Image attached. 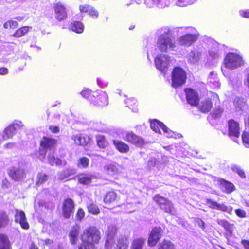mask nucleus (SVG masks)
<instances>
[{
    "mask_svg": "<svg viewBox=\"0 0 249 249\" xmlns=\"http://www.w3.org/2000/svg\"><path fill=\"white\" fill-rule=\"evenodd\" d=\"M157 41V47L161 52L174 51L176 47L175 38L172 36L170 29L164 27Z\"/></svg>",
    "mask_w": 249,
    "mask_h": 249,
    "instance_id": "f257e3e1",
    "label": "nucleus"
},
{
    "mask_svg": "<svg viewBox=\"0 0 249 249\" xmlns=\"http://www.w3.org/2000/svg\"><path fill=\"white\" fill-rule=\"evenodd\" d=\"M100 239V232L95 227H89L84 231L81 236L82 243L78 249H96L94 243L98 242Z\"/></svg>",
    "mask_w": 249,
    "mask_h": 249,
    "instance_id": "f03ea898",
    "label": "nucleus"
},
{
    "mask_svg": "<svg viewBox=\"0 0 249 249\" xmlns=\"http://www.w3.org/2000/svg\"><path fill=\"white\" fill-rule=\"evenodd\" d=\"M178 29L183 30L184 35L177 39L178 44L182 46L189 47L195 43L198 38V36L195 34L196 30L192 27L178 28Z\"/></svg>",
    "mask_w": 249,
    "mask_h": 249,
    "instance_id": "7ed1b4c3",
    "label": "nucleus"
},
{
    "mask_svg": "<svg viewBox=\"0 0 249 249\" xmlns=\"http://www.w3.org/2000/svg\"><path fill=\"white\" fill-rule=\"evenodd\" d=\"M172 85L174 88H177L183 85L187 78L185 71L179 67L174 68L172 72Z\"/></svg>",
    "mask_w": 249,
    "mask_h": 249,
    "instance_id": "20e7f679",
    "label": "nucleus"
},
{
    "mask_svg": "<svg viewBox=\"0 0 249 249\" xmlns=\"http://www.w3.org/2000/svg\"><path fill=\"white\" fill-rule=\"evenodd\" d=\"M154 200L159 205L160 209L165 213L171 215L176 214V209L172 203L168 199L161 196L159 194H157L154 196Z\"/></svg>",
    "mask_w": 249,
    "mask_h": 249,
    "instance_id": "39448f33",
    "label": "nucleus"
},
{
    "mask_svg": "<svg viewBox=\"0 0 249 249\" xmlns=\"http://www.w3.org/2000/svg\"><path fill=\"white\" fill-rule=\"evenodd\" d=\"M151 128L156 133L160 134V128L162 129L164 133L166 134L168 138H179L181 136L180 134H176L174 132L170 130L162 122L157 120H154L150 123Z\"/></svg>",
    "mask_w": 249,
    "mask_h": 249,
    "instance_id": "423d86ee",
    "label": "nucleus"
},
{
    "mask_svg": "<svg viewBox=\"0 0 249 249\" xmlns=\"http://www.w3.org/2000/svg\"><path fill=\"white\" fill-rule=\"evenodd\" d=\"M243 64V60L239 55L233 53H228L225 58V65L230 69H234Z\"/></svg>",
    "mask_w": 249,
    "mask_h": 249,
    "instance_id": "0eeeda50",
    "label": "nucleus"
},
{
    "mask_svg": "<svg viewBox=\"0 0 249 249\" xmlns=\"http://www.w3.org/2000/svg\"><path fill=\"white\" fill-rule=\"evenodd\" d=\"M8 174L11 179L15 181H20L26 178L24 168L21 166H12L8 169Z\"/></svg>",
    "mask_w": 249,
    "mask_h": 249,
    "instance_id": "6e6552de",
    "label": "nucleus"
},
{
    "mask_svg": "<svg viewBox=\"0 0 249 249\" xmlns=\"http://www.w3.org/2000/svg\"><path fill=\"white\" fill-rule=\"evenodd\" d=\"M89 101L96 106H105L108 104V96L105 92L102 91L99 93L94 92L93 96H91V98H89Z\"/></svg>",
    "mask_w": 249,
    "mask_h": 249,
    "instance_id": "1a4fd4ad",
    "label": "nucleus"
},
{
    "mask_svg": "<svg viewBox=\"0 0 249 249\" xmlns=\"http://www.w3.org/2000/svg\"><path fill=\"white\" fill-rule=\"evenodd\" d=\"M23 124L20 121H15L13 123L6 127L4 131L3 138L4 139L12 138L16 132L21 129Z\"/></svg>",
    "mask_w": 249,
    "mask_h": 249,
    "instance_id": "9d476101",
    "label": "nucleus"
},
{
    "mask_svg": "<svg viewBox=\"0 0 249 249\" xmlns=\"http://www.w3.org/2000/svg\"><path fill=\"white\" fill-rule=\"evenodd\" d=\"M170 57L163 54H159L155 58V64L157 69L164 72L168 67L170 63Z\"/></svg>",
    "mask_w": 249,
    "mask_h": 249,
    "instance_id": "9b49d317",
    "label": "nucleus"
},
{
    "mask_svg": "<svg viewBox=\"0 0 249 249\" xmlns=\"http://www.w3.org/2000/svg\"><path fill=\"white\" fill-rule=\"evenodd\" d=\"M162 233V230L160 227H154L151 231L148 239V245L151 247L155 246L161 238Z\"/></svg>",
    "mask_w": 249,
    "mask_h": 249,
    "instance_id": "f8f14e48",
    "label": "nucleus"
},
{
    "mask_svg": "<svg viewBox=\"0 0 249 249\" xmlns=\"http://www.w3.org/2000/svg\"><path fill=\"white\" fill-rule=\"evenodd\" d=\"M14 221L20 224L21 227L24 230L29 228V225L27 222L25 214L22 210L16 209L14 216Z\"/></svg>",
    "mask_w": 249,
    "mask_h": 249,
    "instance_id": "ddd939ff",
    "label": "nucleus"
},
{
    "mask_svg": "<svg viewBox=\"0 0 249 249\" xmlns=\"http://www.w3.org/2000/svg\"><path fill=\"white\" fill-rule=\"evenodd\" d=\"M63 215L65 218H69L73 213L74 210V204L73 201L71 198L66 199L63 203Z\"/></svg>",
    "mask_w": 249,
    "mask_h": 249,
    "instance_id": "4468645a",
    "label": "nucleus"
},
{
    "mask_svg": "<svg viewBox=\"0 0 249 249\" xmlns=\"http://www.w3.org/2000/svg\"><path fill=\"white\" fill-rule=\"evenodd\" d=\"M124 139L138 147H142L144 143L143 139L142 137L136 135L132 131L127 132Z\"/></svg>",
    "mask_w": 249,
    "mask_h": 249,
    "instance_id": "2eb2a0df",
    "label": "nucleus"
},
{
    "mask_svg": "<svg viewBox=\"0 0 249 249\" xmlns=\"http://www.w3.org/2000/svg\"><path fill=\"white\" fill-rule=\"evenodd\" d=\"M206 203L208 206L212 209L225 212L231 214L233 208L231 206H228L224 204H219L215 201L208 199H207Z\"/></svg>",
    "mask_w": 249,
    "mask_h": 249,
    "instance_id": "dca6fc26",
    "label": "nucleus"
},
{
    "mask_svg": "<svg viewBox=\"0 0 249 249\" xmlns=\"http://www.w3.org/2000/svg\"><path fill=\"white\" fill-rule=\"evenodd\" d=\"M187 101L191 106H197L199 102L198 93L191 88L185 89Z\"/></svg>",
    "mask_w": 249,
    "mask_h": 249,
    "instance_id": "f3484780",
    "label": "nucleus"
},
{
    "mask_svg": "<svg viewBox=\"0 0 249 249\" xmlns=\"http://www.w3.org/2000/svg\"><path fill=\"white\" fill-rule=\"evenodd\" d=\"M229 135L231 137L238 138L240 135L239 123L231 119L228 122Z\"/></svg>",
    "mask_w": 249,
    "mask_h": 249,
    "instance_id": "a211bd4d",
    "label": "nucleus"
},
{
    "mask_svg": "<svg viewBox=\"0 0 249 249\" xmlns=\"http://www.w3.org/2000/svg\"><path fill=\"white\" fill-rule=\"evenodd\" d=\"M55 18L58 21L65 19L67 17V12L65 7L60 3H56L54 5Z\"/></svg>",
    "mask_w": 249,
    "mask_h": 249,
    "instance_id": "6ab92c4d",
    "label": "nucleus"
},
{
    "mask_svg": "<svg viewBox=\"0 0 249 249\" xmlns=\"http://www.w3.org/2000/svg\"><path fill=\"white\" fill-rule=\"evenodd\" d=\"M56 143L55 139L44 137L40 142L41 147L45 148L50 152H53Z\"/></svg>",
    "mask_w": 249,
    "mask_h": 249,
    "instance_id": "aec40b11",
    "label": "nucleus"
},
{
    "mask_svg": "<svg viewBox=\"0 0 249 249\" xmlns=\"http://www.w3.org/2000/svg\"><path fill=\"white\" fill-rule=\"evenodd\" d=\"M76 173L74 168H69L63 170L57 173L56 178L59 180H63L74 175Z\"/></svg>",
    "mask_w": 249,
    "mask_h": 249,
    "instance_id": "412c9836",
    "label": "nucleus"
},
{
    "mask_svg": "<svg viewBox=\"0 0 249 249\" xmlns=\"http://www.w3.org/2000/svg\"><path fill=\"white\" fill-rule=\"evenodd\" d=\"M201 57V53L196 50H193L188 54V61L192 64H195L199 62Z\"/></svg>",
    "mask_w": 249,
    "mask_h": 249,
    "instance_id": "4be33fe9",
    "label": "nucleus"
},
{
    "mask_svg": "<svg viewBox=\"0 0 249 249\" xmlns=\"http://www.w3.org/2000/svg\"><path fill=\"white\" fill-rule=\"evenodd\" d=\"M108 233L105 243V247L109 248L113 243V239L116 233V228L114 226H110L108 228Z\"/></svg>",
    "mask_w": 249,
    "mask_h": 249,
    "instance_id": "5701e85b",
    "label": "nucleus"
},
{
    "mask_svg": "<svg viewBox=\"0 0 249 249\" xmlns=\"http://www.w3.org/2000/svg\"><path fill=\"white\" fill-rule=\"evenodd\" d=\"M94 176L90 174H81L78 176V182L83 185H89L93 178Z\"/></svg>",
    "mask_w": 249,
    "mask_h": 249,
    "instance_id": "b1692460",
    "label": "nucleus"
},
{
    "mask_svg": "<svg viewBox=\"0 0 249 249\" xmlns=\"http://www.w3.org/2000/svg\"><path fill=\"white\" fill-rule=\"evenodd\" d=\"M146 239L142 237L135 238L131 245V249H143Z\"/></svg>",
    "mask_w": 249,
    "mask_h": 249,
    "instance_id": "393cba45",
    "label": "nucleus"
},
{
    "mask_svg": "<svg viewBox=\"0 0 249 249\" xmlns=\"http://www.w3.org/2000/svg\"><path fill=\"white\" fill-rule=\"evenodd\" d=\"M79 233V228L76 226L72 227L69 234L70 242L72 244L74 245L77 243L78 239Z\"/></svg>",
    "mask_w": 249,
    "mask_h": 249,
    "instance_id": "a878e982",
    "label": "nucleus"
},
{
    "mask_svg": "<svg viewBox=\"0 0 249 249\" xmlns=\"http://www.w3.org/2000/svg\"><path fill=\"white\" fill-rule=\"evenodd\" d=\"M113 142L116 148L120 152L127 153L128 152L129 147L124 142L119 140H113Z\"/></svg>",
    "mask_w": 249,
    "mask_h": 249,
    "instance_id": "bb28decb",
    "label": "nucleus"
},
{
    "mask_svg": "<svg viewBox=\"0 0 249 249\" xmlns=\"http://www.w3.org/2000/svg\"><path fill=\"white\" fill-rule=\"evenodd\" d=\"M234 105L237 112L244 110L246 106L245 99L236 97L234 100Z\"/></svg>",
    "mask_w": 249,
    "mask_h": 249,
    "instance_id": "cd10ccee",
    "label": "nucleus"
},
{
    "mask_svg": "<svg viewBox=\"0 0 249 249\" xmlns=\"http://www.w3.org/2000/svg\"><path fill=\"white\" fill-rule=\"evenodd\" d=\"M104 171L107 175L113 176L118 174V168L115 165L108 164L104 166Z\"/></svg>",
    "mask_w": 249,
    "mask_h": 249,
    "instance_id": "c85d7f7f",
    "label": "nucleus"
},
{
    "mask_svg": "<svg viewBox=\"0 0 249 249\" xmlns=\"http://www.w3.org/2000/svg\"><path fill=\"white\" fill-rule=\"evenodd\" d=\"M72 139L74 141L75 144L82 146L85 145L89 141L88 137H85L80 134L73 135Z\"/></svg>",
    "mask_w": 249,
    "mask_h": 249,
    "instance_id": "c756f323",
    "label": "nucleus"
},
{
    "mask_svg": "<svg viewBox=\"0 0 249 249\" xmlns=\"http://www.w3.org/2000/svg\"><path fill=\"white\" fill-rule=\"evenodd\" d=\"M117 195L115 192L110 191L107 193L104 196V202L108 205L114 202L116 200Z\"/></svg>",
    "mask_w": 249,
    "mask_h": 249,
    "instance_id": "7c9ffc66",
    "label": "nucleus"
},
{
    "mask_svg": "<svg viewBox=\"0 0 249 249\" xmlns=\"http://www.w3.org/2000/svg\"><path fill=\"white\" fill-rule=\"evenodd\" d=\"M31 26H23L16 30V31L12 34L11 36L13 37L18 38L24 36L28 32L29 29H31Z\"/></svg>",
    "mask_w": 249,
    "mask_h": 249,
    "instance_id": "2f4dec72",
    "label": "nucleus"
},
{
    "mask_svg": "<svg viewBox=\"0 0 249 249\" xmlns=\"http://www.w3.org/2000/svg\"><path fill=\"white\" fill-rule=\"evenodd\" d=\"M10 241L6 235L0 234V249H9Z\"/></svg>",
    "mask_w": 249,
    "mask_h": 249,
    "instance_id": "473e14b6",
    "label": "nucleus"
},
{
    "mask_svg": "<svg viewBox=\"0 0 249 249\" xmlns=\"http://www.w3.org/2000/svg\"><path fill=\"white\" fill-rule=\"evenodd\" d=\"M128 244L127 238L124 236H122L118 240L116 249H127Z\"/></svg>",
    "mask_w": 249,
    "mask_h": 249,
    "instance_id": "72a5a7b5",
    "label": "nucleus"
},
{
    "mask_svg": "<svg viewBox=\"0 0 249 249\" xmlns=\"http://www.w3.org/2000/svg\"><path fill=\"white\" fill-rule=\"evenodd\" d=\"M9 222L8 215L4 212H0V228L5 227Z\"/></svg>",
    "mask_w": 249,
    "mask_h": 249,
    "instance_id": "f704fd0d",
    "label": "nucleus"
},
{
    "mask_svg": "<svg viewBox=\"0 0 249 249\" xmlns=\"http://www.w3.org/2000/svg\"><path fill=\"white\" fill-rule=\"evenodd\" d=\"M201 104L200 110L204 113L209 112L212 107V103L210 100L202 102Z\"/></svg>",
    "mask_w": 249,
    "mask_h": 249,
    "instance_id": "c9c22d12",
    "label": "nucleus"
},
{
    "mask_svg": "<svg viewBox=\"0 0 249 249\" xmlns=\"http://www.w3.org/2000/svg\"><path fill=\"white\" fill-rule=\"evenodd\" d=\"M53 152H50V153H49V155L48 156V160L49 163L51 165H53L54 164L56 165H59L61 164V160L58 158H55V157L53 154Z\"/></svg>",
    "mask_w": 249,
    "mask_h": 249,
    "instance_id": "e433bc0d",
    "label": "nucleus"
},
{
    "mask_svg": "<svg viewBox=\"0 0 249 249\" xmlns=\"http://www.w3.org/2000/svg\"><path fill=\"white\" fill-rule=\"evenodd\" d=\"M48 180V176L44 173H39L37 174L36 184L39 186L43 184Z\"/></svg>",
    "mask_w": 249,
    "mask_h": 249,
    "instance_id": "4c0bfd02",
    "label": "nucleus"
},
{
    "mask_svg": "<svg viewBox=\"0 0 249 249\" xmlns=\"http://www.w3.org/2000/svg\"><path fill=\"white\" fill-rule=\"evenodd\" d=\"M158 249H175V247L172 242L164 240L159 245Z\"/></svg>",
    "mask_w": 249,
    "mask_h": 249,
    "instance_id": "58836bf2",
    "label": "nucleus"
},
{
    "mask_svg": "<svg viewBox=\"0 0 249 249\" xmlns=\"http://www.w3.org/2000/svg\"><path fill=\"white\" fill-rule=\"evenodd\" d=\"M217 223L219 225L223 227L226 231L231 232L233 231L232 225L228 221L225 220H217Z\"/></svg>",
    "mask_w": 249,
    "mask_h": 249,
    "instance_id": "ea45409f",
    "label": "nucleus"
},
{
    "mask_svg": "<svg viewBox=\"0 0 249 249\" xmlns=\"http://www.w3.org/2000/svg\"><path fill=\"white\" fill-rule=\"evenodd\" d=\"M84 26L83 24L79 21H75L73 24L71 29L72 31L77 33H81L83 32Z\"/></svg>",
    "mask_w": 249,
    "mask_h": 249,
    "instance_id": "a19ab883",
    "label": "nucleus"
},
{
    "mask_svg": "<svg viewBox=\"0 0 249 249\" xmlns=\"http://www.w3.org/2000/svg\"><path fill=\"white\" fill-rule=\"evenodd\" d=\"M216 77V75L213 73V72H211L208 78L209 82L211 86H213L215 88H218L220 86L219 83L216 80H214Z\"/></svg>",
    "mask_w": 249,
    "mask_h": 249,
    "instance_id": "79ce46f5",
    "label": "nucleus"
},
{
    "mask_svg": "<svg viewBox=\"0 0 249 249\" xmlns=\"http://www.w3.org/2000/svg\"><path fill=\"white\" fill-rule=\"evenodd\" d=\"M231 169L233 172L237 173L241 178H246L245 172L239 166L235 164L231 165Z\"/></svg>",
    "mask_w": 249,
    "mask_h": 249,
    "instance_id": "37998d69",
    "label": "nucleus"
},
{
    "mask_svg": "<svg viewBox=\"0 0 249 249\" xmlns=\"http://www.w3.org/2000/svg\"><path fill=\"white\" fill-rule=\"evenodd\" d=\"M96 141L98 146L101 148H104L107 145V142L106 141L105 137L103 135L97 136Z\"/></svg>",
    "mask_w": 249,
    "mask_h": 249,
    "instance_id": "c03bdc74",
    "label": "nucleus"
},
{
    "mask_svg": "<svg viewBox=\"0 0 249 249\" xmlns=\"http://www.w3.org/2000/svg\"><path fill=\"white\" fill-rule=\"evenodd\" d=\"M47 151L45 148L41 147L40 145L39 150L35 153V155L40 160H43L45 159Z\"/></svg>",
    "mask_w": 249,
    "mask_h": 249,
    "instance_id": "a18cd8bd",
    "label": "nucleus"
},
{
    "mask_svg": "<svg viewBox=\"0 0 249 249\" xmlns=\"http://www.w3.org/2000/svg\"><path fill=\"white\" fill-rule=\"evenodd\" d=\"M18 22L17 21L13 20H9L5 22L3 24V27L5 29H15L18 27Z\"/></svg>",
    "mask_w": 249,
    "mask_h": 249,
    "instance_id": "49530a36",
    "label": "nucleus"
},
{
    "mask_svg": "<svg viewBox=\"0 0 249 249\" xmlns=\"http://www.w3.org/2000/svg\"><path fill=\"white\" fill-rule=\"evenodd\" d=\"M89 163V160L86 157H82L80 158L77 163V165L79 167L86 168Z\"/></svg>",
    "mask_w": 249,
    "mask_h": 249,
    "instance_id": "de8ad7c7",
    "label": "nucleus"
},
{
    "mask_svg": "<svg viewBox=\"0 0 249 249\" xmlns=\"http://www.w3.org/2000/svg\"><path fill=\"white\" fill-rule=\"evenodd\" d=\"M89 212L93 214H97L100 213L98 207L94 204H90L88 207Z\"/></svg>",
    "mask_w": 249,
    "mask_h": 249,
    "instance_id": "09e8293b",
    "label": "nucleus"
},
{
    "mask_svg": "<svg viewBox=\"0 0 249 249\" xmlns=\"http://www.w3.org/2000/svg\"><path fill=\"white\" fill-rule=\"evenodd\" d=\"M242 139L245 145L249 147V132L244 131L242 134Z\"/></svg>",
    "mask_w": 249,
    "mask_h": 249,
    "instance_id": "8fccbe9b",
    "label": "nucleus"
},
{
    "mask_svg": "<svg viewBox=\"0 0 249 249\" xmlns=\"http://www.w3.org/2000/svg\"><path fill=\"white\" fill-rule=\"evenodd\" d=\"M209 55L213 59L218 58L219 56V50L217 48H213L209 51Z\"/></svg>",
    "mask_w": 249,
    "mask_h": 249,
    "instance_id": "3c124183",
    "label": "nucleus"
},
{
    "mask_svg": "<svg viewBox=\"0 0 249 249\" xmlns=\"http://www.w3.org/2000/svg\"><path fill=\"white\" fill-rule=\"evenodd\" d=\"M88 13L93 18H97L99 16L98 11L92 6L90 7Z\"/></svg>",
    "mask_w": 249,
    "mask_h": 249,
    "instance_id": "603ef678",
    "label": "nucleus"
},
{
    "mask_svg": "<svg viewBox=\"0 0 249 249\" xmlns=\"http://www.w3.org/2000/svg\"><path fill=\"white\" fill-rule=\"evenodd\" d=\"M223 186L225 187V191L227 193H230L233 190L234 185L231 183L226 182L223 184Z\"/></svg>",
    "mask_w": 249,
    "mask_h": 249,
    "instance_id": "864d4df0",
    "label": "nucleus"
},
{
    "mask_svg": "<svg viewBox=\"0 0 249 249\" xmlns=\"http://www.w3.org/2000/svg\"><path fill=\"white\" fill-rule=\"evenodd\" d=\"M81 94L83 97L88 99L89 101V98H91V96H93V94L91 95V91L89 89L83 90L81 92Z\"/></svg>",
    "mask_w": 249,
    "mask_h": 249,
    "instance_id": "5fc2aeb1",
    "label": "nucleus"
},
{
    "mask_svg": "<svg viewBox=\"0 0 249 249\" xmlns=\"http://www.w3.org/2000/svg\"><path fill=\"white\" fill-rule=\"evenodd\" d=\"M235 212L236 214L240 218H245L247 216L246 212L242 209H236Z\"/></svg>",
    "mask_w": 249,
    "mask_h": 249,
    "instance_id": "6e6d98bb",
    "label": "nucleus"
},
{
    "mask_svg": "<svg viewBox=\"0 0 249 249\" xmlns=\"http://www.w3.org/2000/svg\"><path fill=\"white\" fill-rule=\"evenodd\" d=\"M195 225L196 226H198L199 227L202 228V229H204L205 228V222L200 218H197L195 220Z\"/></svg>",
    "mask_w": 249,
    "mask_h": 249,
    "instance_id": "4d7b16f0",
    "label": "nucleus"
},
{
    "mask_svg": "<svg viewBox=\"0 0 249 249\" xmlns=\"http://www.w3.org/2000/svg\"><path fill=\"white\" fill-rule=\"evenodd\" d=\"M137 100L134 98H130L129 99H127L125 101V103L126 105H127V107H129L130 106H132L133 105H134L136 103Z\"/></svg>",
    "mask_w": 249,
    "mask_h": 249,
    "instance_id": "13d9d810",
    "label": "nucleus"
},
{
    "mask_svg": "<svg viewBox=\"0 0 249 249\" xmlns=\"http://www.w3.org/2000/svg\"><path fill=\"white\" fill-rule=\"evenodd\" d=\"M222 112H223V109L220 107H218V108L214 109L213 111V116L214 118H219L221 114L222 113Z\"/></svg>",
    "mask_w": 249,
    "mask_h": 249,
    "instance_id": "bf43d9fd",
    "label": "nucleus"
},
{
    "mask_svg": "<svg viewBox=\"0 0 249 249\" xmlns=\"http://www.w3.org/2000/svg\"><path fill=\"white\" fill-rule=\"evenodd\" d=\"M91 6L89 5H84L79 6V10L81 13H87L89 12V11Z\"/></svg>",
    "mask_w": 249,
    "mask_h": 249,
    "instance_id": "052dcab7",
    "label": "nucleus"
},
{
    "mask_svg": "<svg viewBox=\"0 0 249 249\" xmlns=\"http://www.w3.org/2000/svg\"><path fill=\"white\" fill-rule=\"evenodd\" d=\"M85 216L84 211L82 209H79L76 213V217L77 219L81 220Z\"/></svg>",
    "mask_w": 249,
    "mask_h": 249,
    "instance_id": "680f3d73",
    "label": "nucleus"
},
{
    "mask_svg": "<svg viewBox=\"0 0 249 249\" xmlns=\"http://www.w3.org/2000/svg\"><path fill=\"white\" fill-rule=\"evenodd\" d=\"M239 13L242 17L249 18V9L246 10H240L239 11Z\"/></svg>",
    "mask_w": 249,
    "mask_h": 249,
    "instance_id": "e2e57ef3",
    "label": "nucleus"
},
{
    "mask_svg": "<svg viewBox=\"0 0 249 249\" xmlns=\"http://www.w3.org/2000/svg\"><path fill=\"white\" fill-rule=\"evenodd\" d=\"M49 129L54 133H57L59 132L58 126L51 125L49 126Z\"/></svg>",
    "mask_w": 249,
    "mask_h": 249,
    "instance_id": "0e129e2a",
    "label": "nucleus"
},
{
    "mask_svg": "<svg viewBox=\"0 0 249 249\" xmlns=\"http://www.w3.org/2000/svg\"><path fill=\"white\" fill-rule=\"evenodd\" d=\"M10 186V183L7 179H4L2 182V187L3 188H8Z\"/></svg>",
    "mask_w": 249,
    "mask_h": 249,
    "instance_id": "69168bd1",
    "label": "nucleus"
},
{
    "mask_svg": "<svg viewBox=\"0 0 249 249\" xmlns=\"http://www.w3.org/2000/svg\"><path fill=\"white\" fill-rule=\"evenodd\" d=\"M242 244L245 249H249V241L246 240L242 241Z\"/></svg>",
    "mask_w": 249,
    "mask_h": 249,
    "instance_id": "338daca9",
    "label": "nucleus"
},
{
    "mask_svg": "<svg viewBox=\"0 0 249 249\" xmlns=\"http://www.w3.org/2000/svg\"><path fill=\"white\" fill-rule=\"evenodd\" d=\"M8 69L6 68H0V75H5L8 73Z\"/></svg>",
    "mask_w": 249,
    "mask_h": 249,
    "instance_id": "774afa93",
    "label": "nucleus"
}]
</instances>
